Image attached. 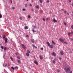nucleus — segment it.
Instances as JSON below:
<instances>
[{"label": "nucleus", "mask_w": 73, "mask_h": 73, "mask_svg": "<svg viewBox=\"0 0 73 73\" xmlns=\"http://www.w3.org/2000/svg\"><path fill=\"white\" fill-rule=\"evenodd\" d=\"M70 67L68 65L66 67H65L64 68V70H65V72L66 73H72V71H70Z\"/></svg>", "instance_id": "1"}, {"label": "nucleus", "mask_w": 73, "mask_h": 73, "mask_svg": "<svg viewBox=\"0 0 73 73\" xmlns=\"http://www.w3.org/2000/svg\"><path fill=\"white\" fill-rule=\"evenodd\" d=\"M46 44L48 45V46H49L50 47V48H53V45H50V43H49V42H46Z\"/></svg>", "instance_id": "2"}, {"label": "nucleus", "mask_w": 73, "mask_h": 73, "mask_svg": "<svg viewBox=\"0 0 73 73\" xmlns=\"http://www.w3.org/2000/svg\"><path fill=\"white\" fill-rule=\"evenodd\" d=\"M59 40L61 42H64V40L62 38H60Z\"/></svg>", "instance_id": "3"}, {"label": "nucleus", "mask_w": 73, "mask_h": 73, "mask_svg": "<svg viewBox=\"0 0 73 73\" xmlns=\"http://www.w3.org/2000/svg\"><path fill=\"white\" fill-rule=\"evenodd\" d=\"M52 21L54 23H57V21L56 19H55V18H54L52 20Z\"/></svg>", "instance_id": "4"}, {"label": "nucleus", "mask_w": 73, "mask_h": 73, "mask_svg": "<svg viewBox=\"0 0 73 73\" xmlns=\"http://www.w3.org/2000/svg\"><path fill=\"white\" fill-rule=\"evenodd\" d=\"M21 45L22 48H24V49H25L26 48V47H25V46L24 45V44H22Z\"/></svg>", "instance_id": "5"}, {"label": "nucleus", "mask_w": 73, "mask_h": 73, "mask_svg": "<svg viewBox=\"0 0 73 73\" xmlns=\"http://www.w3.org/2000/svg\"><path fill=\"white\" fill-rule=\"evenodd\" d=\"M5 43H6V44H7V40H8V39H7V38H5Z\"/></svg>", "instance_id": "6"}, {"label": "nucleus", "mask_w": 73, "mask_h": 73, "mask_svg": "<svg viewBox=\"0 0 73 73\" xmlns=\"http://www.w3.org/2000/svg\"><path fill=\"white\" fill-rule=\"evenodd\" d=\"M31 41L33 43H34V42H35V40H34V39H31Z\"/></svg>", "instance_id": "7"}, {"label": "nucleus", "mask_w": 73, "mask_h": 73, "mask_svg": "<svg viewBox=\"0 0 73 73\" xmlns=\"http://www.w3.org/2000/svg\"><path fill=\"white\" fill-rule=\"evenodd\" d=\"M52 56H56V53L54 52H53L52 53Z\"/></svg>", "instance_id": "8"}, {"label": "nucleus", "mask_w": 73, "mask_h": 73, "mask_svg": "<svg viewBox=\"0 0 73 73\" xmlns=\"http://www.w3.org/2000/svg\"><path fill=\"white\" fill-rule=\"evenodd\" d=\"M24 29H28V27H27V26H25L24 27Z\"/></svg>", "instance_id": "9"}, {"label": "nucleus", "mask_w": 73, "mask_h": 73, "mask_svg": "<svg viewBox=\"0 0 73 73\" xmlns=\"http://www.w3.org/2000/svg\"><path fill=\"white\" fill-rule=\"evenodd\" d=\"M19 68L17 66H15L14 67V69H18Z\"/></svg>", "instance_id": "10"}, {"label": "nucleus", "mask_w": 73, "mask_h": 73, "mask_svg": "<svg viewBox=\"0 0 73 73\" xmlns=\"http://www.w3.org/2000/svg\"><path fill=\"white\" fill-rule=\"evenodd\" d=\"M36 8H38V9H39V8H40V7H39V6L37 5L36 7Z\"/></svg>", "instance_id": "11"}, {"label": "nucleus", "mask_w": 73, "mask_h": 73, "mask_svg": "<svg viewBox=\"0 0 73 73\" xmlns=\"http://www.w3.org/2000/svg\"><path fill=\"white\" fill-rule=\"evenodd\" d=\"M40 59H41V60H42V59H43V58H42V56H40Z\"/></svg>", "instance_id": "12"}, {"label": "nucleus", "mask_w": 73, "mask_h": 73, "mask_svg": "<svg viewBox=\"0 0 73 73\" xmlns=\"http://www.w3.org/2000/svg\"><path fill=\"white\" fill-rule=\"evenodd\" d=\"M27 53H31V52H30L29 50H27Z\"/></svg>", "instance_id": "13"}, {"label": "nucleus", "mask_w": 73, "mask_h": 73, "mask_svg": "<svg viewBox=\"0 0 73 73\" xmlns=\"http://www.w3.org/2000/svg\"><path fill=\"white\" fill-rule=\"evenodd\" d=\"M3 66L4 67H5V66H7V64H3Z\"/></svg>", "instance_id": "14"}, {"label": "nucleus", "mask_w": 73, "mask_h": 73, "mask_svg": "<svg viewBox=\"0 0 73 73\" xmlns=\"http://www.w3.org/2000/svg\"><path fill=\"white\" fill-rule=\"evenodd\" d=\"M60 53L62 55H63L64 54V52L62 51L60 52Z\"/></svg>", "instance_id": "15"}, {"label": "nucleus", "mask_w": 73, "mask_h": 73, "mask_svg": "<svg viewBox=\"0 0 73 73\" xmlns=\"http://www.w3.org/2000/svg\"><path fill=\"white\" fill-rule=\"evenodd\" d=\"M26 55L28 57L29 56V53H26Z\"/></svg>", "instance_id": "16"}, {"label": "nucleus", "mask_w": 73, "mask_h": 73, "mask_svg": "<svg viewBox=\"0 0 73 73\" xmlns=\"http://www.w3.org/2000/svg\"><path fill=\"white\" fill-rule=\"evenodd\" d=\"M52 42L53 43V44H54V45H55L56 44V43H55V42H54V41L53 40L52 41Z\"/></svg>", "instance_id": "17"}, {"label": "nucleus", "mask_w": 73, "mask_h": 73, "mask_svg": "<svg viewBox=\"0 0 73 73\" xmlns=\"http://www.w3.org/2000/svg\"><path fill=\"white\" fill-rule=\"evenodd\" d=\"M4 50H7V48L6 47H4Z\"/></svg>", "instance_id": "18"}, {"label": "nucleus", "mask_w": 73, "mask_h": 73, "mask_svg": "<svg viewBox=\"0 0 73 73\" xmlns=\"http://www.w3.org/2000/svg\"><path fill=\"white\" fill-rule=\"evenodd\" d=\"M34 63H35V64H37V61H34Z\"/></svg>", "instance_id": "19"}, {"label": "nucleus", "mask_w": 73, "mask_h": 73, "mask_svg": "<svg viewBox=\"0 0 73 73\" xmlns=\"http://www.w3.org/2000/svg\"><path fill=\"white\" fill-rule=\"evenodd\" d=\"M32 31L33 32H36V31H35V29H33L32 30Z\"/></svg>", "instance_id": "20"}, {"label": "nucleus", "mask_w": 73, "mask_h": 73, "mask_svg": "<svg viewBox=\"0 0 73 73\" xmlns=\"http://www.w3.org/2000/svg\"><path fill=\"white\" fill-rule=\"evenodd\" d=\"M10 58H11V60H12V61H13V58H12V57H10Z\"/></svg>", "instance_id": "21"}, {"label": "nucleus", "mask_w": 73, "mask_h": 73, "mask_svg": "<svg viewBox=\"0 0 73 73\" xmlns=\"http://www.w3.org/2000/svg\"><path fill=\"white\" fill-rule=\"evenodd\" d=\"M40 2L41 3H42V0H39Z\"/></svg>", "instance_id": "22"}, {"label": "nucleus", "mask_w": 73, "mask_h": 73, "mask_svg": "<svg viewBox=\"0 0 73 73\" xmlns=\"http://www.w3.org/2000/svg\"><path fill=\"white\" fill-rule=\"evenodd\" d=\"M1 48L2 49H4V46H1Z\"/></svg>", "instance_id": "23"}, {"label": "nucleus", "mask_w": 73, "mask_h": 73, "mask_svg": "<svg viewBox=\"0 0 73 73\" xmlns=\"http://www.w3.org/2000/svg\"><path fill=\"white\" fill-rule=\"evenodd\" d=\"M0 18H2V15L0 14Z\"/></svg>", "instance_id": "24"}, {"label": "nucleus", "mask_w": 73, "mask_h": 73, "mask_svg": "<svg viewBox=\"0 0 73 73\" xmlns=\"http://www.w3.org/2000/svg\"><path fill=\"white\" fill-rule=\"evenodd\" d=\"M59 59H60V60H61L62 58H61V57H59Z\"/></svg>", "instance_id": "25"}, {"label": "nucleus", "mask_w": 73, "mask_h": 73, "mask_svg": "<svg viewBox=\"0 0 73 73\" xmlns=\"http://www.w3.org/2000/svg\"><path fill=\"white\" fill-rule=\"evenodd\" d=\"M28 18H31V16L30 15H28Z\"/></svg>", "instance_id": "26"}, {"label": "nucleus", "mask_w": 73, "mask_h": 73, "mask_svg": "<svg viewBox=\"0 0 73 73\" xmlns=\"http://www.w3.org/2000/svg\"><path fill=\"white\" fill-rule=\"evenodd\" d=\"M18 62L19 63H20V62H21L20 61V60H18Z\"/></svg>", "instance_id": "27"}, {"label": "nucleus", "mask_w": 73, "mask_h": 73, "mask_svg": "<svg viewBox=\"0 0 73 73\" xmlns=\"http://www.w3.org/2000/svg\"><path fill=\"white\" fill-rule=\"evenodd\" d=\"M25 7H28V5H27V4H25Z\"/></svg>", "instance_id": "28"}, {"label": "nucleus", "mask_w": 73, "mask_h": 73, "mask_svg": "<svg viewBox=\"0 0 73 73\" xmlns=\"http://www.w3.org/2000/svg\"><path fill=\"white\" fill-rule=\"evenodd\" d=\"M57 71L58 72V73H60V70H57Z\"/></svg>", "instance_id": "29"}, {"label": "nucleus", "mask_w": 73, "mask_h": 73, "mask_svg": "<svg viewBox=\"0 0 73 73\" xmlns=\"http://www.w3.org/2000/svg\"><path fill=\"white\" fill-rule=\"evenodd\" d=\"M19 19H20V20H22V17H20Z\"/></svg>", "instance_id": "30"}, {"label": "nucleus", "mask_w": 73, "mask_h": 73, "mask_svg": "<svg viewBox=\"0 0 73 73\" xmlns=\"http://www.w3.org/2000/svg\"><path fill=\"white\" fill-rule=\"evenodd\" d=\"M46 21H48V20H49V18H47L46 19Z\"/></svg>", "instance_id": "31"}, {"label": "nucleus", "mask_w": 73, "mask_h": 73, "mask_svg": "<svg viewBox=\"0 0 73 73\" xmlns=\"http://www.w3.org/2000/svg\"><path fill=\"white\" fill-rule=\"evenodd\" d=\"M64 25H66V23L65 22L64 23Z\"/></svg>", "instance_id": "32"}, {"label": "nucleus", "mask_w": 73, "mask_h": 73, "mask_svg": "<svg viewBox=\"0 0 73 73\" xmlns=\"http://www.w3.org/2000/svg\"><path fill=\"white\" fill-rule=\"evenodd\" d=\"M64 43V44H67V42H63Z\"/></svg>", "instance_id": "33"}, {"label": "nucleus", "mask_w": 73, "mask_h": 73, "mask_svg": "<svg viewBox=\"0 0 73 73\" xmlns=\"http://www.w3.org/2000/svg\"><path fill=\"white\" fill-rule=\"evenodd\" d=\"M23 11H25V9H22Z\"/></svg>", "instance_id": "34"}, {"label": "nucleus", "mask_w": 73, "mask_h": 73, "mask_svg": "<svg viewBox=\"0 0 73 73\" xmlns=\"http://www.w3.org/2000/svg\"><path fill=\"white\" fill-rule=\"evenodd\" d=\"M71 28H72V29H73V25H72L71 26Z\"/></svg>", "instance_id": "35"}, {"label": "nucleus", "mask_w": 73, "mask_h": 73, "mask_svg": "<svg viewBox=\"0 0 73 73\" xmlns=\"http://www.w3.org/2000/svg\"><path fill=\"white\" fill-rule=\"evenodd\" d=\"M34 46L35 48L37 49V47L36 46H35V45H34Z\"/></svg>", "instance_id": "36"}, {"label": "nucleus", "mask_w": 73, "mask_h": 73, "mask_svg": "<svg viewBox=\"0 0 73 73\" xmlns=\"http://www.w3.org/2000/svg\"><path fill=\"white\" fill-rule=\"evenodd\" d=\"M41 50H44V48H41Z\"/></svg>", "instance_id": "37"}, {"label": "nucleus", "mask_w": 73, "mask_h": 73, "mask_svg": "<svg viewBox=\"0 0 73 73\" xmlns=\"http://www.w3.org/2000/svg\"><path fill=\"white\" fill-rule=\"evenodd\" d=\"M31 10L32 11H33V12L34 11V9H32Z\"/></svg>", "instance_id": "38"}, {"label": "nucleus", "mask_w": 73, "mask_h": 73, "mask_svg": "<svg viewBox=\"0 0 73 73\" xmlns=\"http://www.w3.org/2000/svg\"><path fill=\"white\" fill-rule=\"evenodd\" d=\"M70 40H71V41H73V38H71Z\"/></svg>", "instance_id": "39"}, {"label": "nucleus", "mask_w": 73, "mask_h": 73, "mask_svg": "<svg viewBox=\"0 0 73 73\" xmlns=\"http://www.w3.org/2000/svg\"><path fill=\"white\" fill-rule=\"evenodd\" d=\"M11 68L12 69H13V70H14V68H13V67H12Z\"/></svg>", "instance_id": "40"}, {"label": "nucleus", "mask_w": 73, "mask_h": 73, "mask_svg": "<svg viewBox=\"0 0 73 73\" xmlns=\"http://www.w3.org/2000/svg\"><path fill=\"white\" fill-rule=\"evenodd\" d=\"M43 21H45V19L44 18H43Z\"/></svg>", "instance_id": "41"}, {"label": "nucleus", "mask_w": 73, "mask_h": 73, "mask_svg": "<svg viewBox=\"0 0 73 73\" xmlns=\"http://www.w3.org/2000/svg\"><path fill=\"white\" fill-rule=\"evenodd\" d=\"M29 6H30V7H32V5L31 4H30L29 5Z\"/></svg>", "instance_id": "42"}, {"label": "nucleus", "mask_w": 73, "mask_h": 73, "mask_svg": "<svg viewBox=\"0 0 73 73\" xmlns=\"http://www.w3.org/2000/svg\"><path fill=\"white\" fill-rule=\"evenodd\" d=\"M64 13H66V11H64Z\"/></svg>", "instance_id": "43"}, {"label": "nucleus", "mask_w": 73, "mask_h": 73, "mask_svg": "<svg viewBox=\"0 0 73 73\" xmlns=\"http://www.w3.org/2000/svg\"><path fill=\"white\" fill-rule=\"evenodd\" d=\"M53 63H54V64H55V61L54 60H53Z\"/></svg>", "instance_id": "44"}, {"label": "nucleus", "mask_w": 73, "mask_h": 73, "mask_svg": "<svg viewBox=\"0 0 73 73\" xmlns=\"http://www.w3.org/2000/svg\"><path fill=\"white\" fill-rule=\"evenodd\" d=\"M35 13H37V11H35Z\"/></svg>", "instance_id": "45"}, {"label": "nucleus", "mask_w": 73, "mask_h": 73, "mask_svg": "<svg viewBox=\"0 0 73 73\" xmlns=\"http://www.w3.org/2000/svg\"><path fill=\"white\" fill-rule=\"evenodd\" d=\"M3 38H5V36L4 35V37H3Z\"/></svg>", "instance_id": "46"}, {"label": "nucleus", "mask_w": 73, "mask_h": 73, "mask_svg": "<svg viewBox=\"0 0 73 73\" xmlns=\"http://www.w3.org/2000/svg\"><path fill=\"white\" fill-rule=\"evenodd\" d=\"M26 37H29V36H28V35H27Z\"/></svg>", "instance_id": "47"}, {"label": "nucleus", "mask_w": 73, "mask_h": 73, "mask_svg": "<svg viewBox=\"0 0 73 73\" xmlns=\"http://www.w3.org/2000/svg\"><path fill=\"white\" fill-rule=\"evenodd\" d=\"M17 58H18V59H20V57L18 56L17 57Z\"/></svg>", "instance_id": "48"}, {"label": "nucleus", "mask_w": 73, "mask_h": 73, "mask_svg": "<svg viewBox=\"0 0 73 73\" xmlns=\"http://www.w3.org/2000/svg\"><path fill=\"white\" fill-rule=\"evenodd\" d=\"M47 3H49V0H48L47 1Z\"/></svg>", "instance_id": "49"}, {"label": "nucleus", "mask_w": 73, "mask_h": 73, "mask_svg": "<svg viewBox=\"0 0 73 73\" xmlns=\"http://www.w3.org/2000/svg\"><path fill=\"white\" fill-rule=\"evenodd\" d=\"M12 9H15V7H13L12 8Z\"/></svg>", "instance_id": "50"}, {"label": "nucleus", "mask_w": 73, "mask_h": 73, "mask_svg": "<svg viewBox=\"0 0 73 73\" xmlns=\"http://www.w3.org/2000/svg\"><path fill=\"white\" fill-rule=\"evenodd\" d=\"M54 60H55V61H56V60H57V59H56V58H54Z\"/></svg>", "instance_id": "51"}, {"label": "nucleus", "mask_w": 73, "mask_h": 73, "mask_svg": "<svg viewBox=\"0 0 73 73\" xmlns=\"http://www.w3.org/2000/svg\"><path fill=\"white\" fill-rule=\"evenodd\" d=\"M11 4H12V0H11Z\"/></svg>", "instance_id": "52"}, {"label": "nucleus", "mask_w": 73, "mask_h": 73, "mask_svg": "<svg viewBox=\"0 0 73 73\" xmlns=\"http://www.w3.org/2000/svg\"><path fill=\"white\" fill-rule=\"evenodd\" d=\"M34 28H36V26H34Z\"/></svg>", "instance_id": "53"}, {"label": "nucleus", "mask_w": 73, "mask_h": 73, "mask_svg": "<svg viewBox=\"0 0 73 73\" xmlns=\"http://www.w3.org/2000/svg\"><path fill=\"white\" fill-rule=\"evenodd\" d=\"M69 0V2H71V1H72L71 0Z\"/></svg>", "instance_id": "54"}, {"label": "nucleus", "mask_w": 73, "mask_h": 73, "mask_svg": "<svg viewBox=\"0 0 73 73\" xmlns=\"http://www.w3.org/2000/svg\"><path fill=\"white\" fill-rule=\"evenodd\" d=\"M61 10L62 11H64V9H61Z\"/></svg>", "instance_id": "55"}, {"label": "nucleus", "mask_w": 73, "mask_h": 73, "mask_svg": "<svg viewBox=\"0 0 73 73\" xmlns=\"http://www.w3.org/2000/svg\"><path fill=\"white\" fill-rule=\"evenodd\" d=\"M70 33H68V35H69L70 36Z\"/></svg>", "instance_id": "56"}, {"label": "nucleus", "mask_w": 73, "mask_h": 73, "mask_svg": "<svg viewBox=\"0 0 73 73\" xmlns=\"http://www.w3.org/2000/svg\"><path fill=\"white\" fill-rule=\"evenodd\" d=\"M15 54L16 55H17V53H15Z\"/></svg>", "instance_id": "57"}, {"label": "nucleus", "mask_w": 73, "mask_h": 73, "mask_svg": "<svg viewBox=\"0 0 73 73\" xmlns=\"http://www.w3.org/2000/svg\"><path fill=\"white\" fill-rule=\"evenodd\" d=\"M72 6H73V3L72 4Z\"/></svg>", "instance_id": "58"}, {"label": "nucleus", "mask_w": 73, "mask_h": 73, "mask_svg": "<svg viewBox=\"0 0 73 73\" xmlns=\"http://www.w3.org/2000/svg\"><path fill=\"white\" fill-rule=\"evenodd\" d=\"M67 15H69V14L68 13H67Z\"/></svg>", "instance_id": "59"}, {"label": "nucleus", "mask_w": 73, "mask_h": 73, "mask_svg": "<svg viewBox=\"0 0 73 73\" xmlns=\"http://www.w3.org/2000/svg\"><path fill=\"white\" fill-rule=\"evenodd\" d=\"M32 45L33 46H34V45H33V44H32Z\"/></svg>", "instance_id": "60"}, {"label": "nucleus", "mask_w": 73, "mask_h": 73, "mask_svg": "<svg viewBox=\"0 0 73 73\" xmlns=\"http://www.w3.org/2000/svg\"><path fill=\"white\" fill-rule=\"evenodd\" d=\"M27 0V1H28V0Z\"/></svg>", "instance_id": "61"}, {"label": "nucleus", "mask_w": 73, "mask_h": 73, "mask_svg": "<svg viewBox=\"0 0 73 73\" xmlns=\"http://www.w3.org/2000/svg\"><path fill=\"white\" fill-rule=\"evenodd\" d=\"M72 16L73 17V14L72 15Z\"/></svg>", "instance_id": "62"}]
</instances>
